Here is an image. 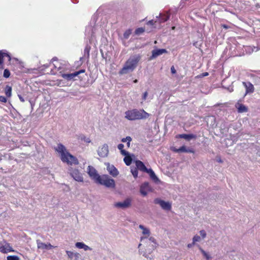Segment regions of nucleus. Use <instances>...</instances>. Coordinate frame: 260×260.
<instances>
[{"label": "nucleus", "mask_w": 260, "mask_h": 260, "mask_svg": "<svg viewBox=\"0 0 260 260\" xmlns=\"http://www.w3.org/2000/svg\"><path fill=\"white\" fill-rule=\"evenodd\" d=\"M141 59L140 54L132 55L126 61L123 68L119 71V75L126 74L132 72L137 67Z\"/></svg>", "instance_id": "nucleus-1"}, {"label": "nucleus", "mask_w": 260, "mask_h": 260, "mask_svg": "<svg viewBox=\"0 0 260 260\" xmlns=\"http://www.w3.org/2000/svg\"><path fill=\"white\" fill-rule=\"evenodd\" d=\"M55 150L60 154L61 159L63 162L70 165L79 164L77 158L68 152L63 145L59 144L55 148Z\"/></svg>", "instance_id": "nucleus-2"}, {"label": "nucleus", "mask_w": 260, "mask_h": 260, "mask_svg": "<svg viewBox=\"0 0 260 260\" xmlns=\"http://www.w3.org/2000/svg\"><path fill=\"white\" fill-rule=\"evenodd\" d=\"M149 116V114L143 109L138 110L136 109L128 110L125 112V117L129 120H135L142 119H146Z\"/></svg>", "instance_id": "nucleus-3"}, {"label": "nucleus", "mask_w": 260, "mask_h": 260, "mask_svg": "<svg viewBox=\"0 0 260 260\" xmlns=\"http://www.w3.org/2000/svg\"><path fill=\"white\" fill-rule=\"evenodd\" d=\"M99 179L96 182L101 185H105L107 187L113 188L115 187V183L114 179H111L108 175H103L98 177Z\"/></svg>", "instance_id": "nucleus-4"}, {"label": "nucleus", "mask_w": 260, "mask_h": 260, "mask_svg": "<svg viewBox=\"0 0 260 260\" xmlns=\"http://www.w3.org/2000/svg\"><path fill=\"white\" fill-rule=\"evenodd\" d=\"M0 252L3 253H7L10 252H14L10 243L4 240L0 242Z\"/></svg>", "instance_id": "nucleus-5"}, {"label": "nucleus", "mask_w": 260, "mask_h": 260, "mask_svg": "<svg viewBox=\"0 0 260 260\" xmlns=\"http://www.w3.org/2000/svg\"><path fill=\"white\" fill-rule=\"evenodd\" d=\"M70 175L74 179L78 182H83V177L82 174L77 169H71L70 170Z\"/></svg>", "instance_id": "nucleus-6"}, {"label": "nucleus", "mask_w": 260, "mask_h": 260, "mask_svg": "<svg viewBox=\"0 0 260 260\" xmlns=\"http://www.w3.org/2000/svg\"><path fill=\"white\" fill-rule=\"evenodd\" d=\"M132 199L131 198L126 199L122 202H117L114 204L115 207L121 209H125L131 206Z\"/></svg>", "instance_id": "nucleus-7"}, {"label": "nucleus", "mask_w": 260, "mask_h": 260, "mask_svg": "<svg viewBox=\"0 0 260 260\" xmlns=\"http://www.w3.org/2000/svg\"><path fill=\"white\" fill-rule=\"evenodd\" d=\"M98 154L102 157H105L108 156L109 153L108 146L107 144H104L100 147L98 150Z\"/></svg>", "instance_id": "nucleus-8"}, {"label": "nucleus", "mask_w": 260, "mask_h": 260, "mask_svg": "<svg viewBox=\"0 0 260 260\" xmlns=\"http://www.w3.org/2000/svg\"><path fill=\"white\" fill-rule=\"evenodd\" d=\"M88 174L89 176L95 181L96 182L100 177V175L97 173L96 170L91 166H88Z\"/></svg>", "instance_id": "nucleus-9"}, {"label": "nucleus", "mask_w": 260, "mask_h": 260, "mask_svg": "<svg viewBox=\"0 0 260 260\" xmlns=\"http://www.w3.org/2000/svg\"><path fill=\"white\" fill-rule=\"evenodd\" d=\"M154 203L159 204L161 207L166 210H170L171 209V205L169 202H166L159 199L154 200Z\"/></svg>", "instance_id": "nucleus-10"}, {"label": "nucleus", "mask_w": 260, "mask_h": 260, "mask_svg": "<svg viewBox=\"0 0 260 260\" xmlns=\"http://www.w3.org/2000/svg\"><path fill=\"white\" fill-rule=\"evenodd\" d=\"M170 149L176 153H180V152H188V153H194V151L191 148H187L185 146H182L179 148L177 149L175 147H171Z\"/></svg>", "instance_id": "nucleus-11"}, {"label": "nucleus", "mask_w": 260, "mask_h": 260, "mask_svg": "<svg viewBox=\"0 0 260 260\" xmlns=\"http://www.w3.org/2000/svg\"><path fill=\"white\" fill-rule=\"evenodd\" d=\"M242 84L246 88L245 95L248 93H253L254 91L253 85L250 82H243Z\"/></svg>", "instance_id": "nucleus-12"}, {"label": "nucleus", "mask_w": 260, "mask_h": 260, "mask_svg": "<svg viewBox=\"0 0 260 260\" xmlns=\"http://www.w3.org/2000/svg\"><path fill=\"white\" fill-rule=\"evenodd\" d=\"M167 52V51L165 49H158L153 50L152 51V55L150 57V59L155 58L158 56Z\"/></svg>", "instance_id": "nucleus-13"}, {"label": "nucleus", "mask_w": 260, "mask_h": 260, "mask_svg": "<svg viewBox=\"0 0 260 260\" xmlns=\"http://www.w3.org/2000/svg\"><path fill=\"white\" fill-rule=\"evenodd\" d=\"M149 183L148 182H144L140 186V193L143 196H146L147 194V191L149 190Z\"/></svg>", "instance_id": "nucleus-14"}, {"label": "nucleus", "mask_w": 260, "mask_h": 260, "mask_svg": "<svg viewBox=\"0 0 260 260\" xmlns=\"http://www.w3.org/2000/svg\"><path fill=\"white\" fill-rule=\"evenodd\" d=\"M7 57L8 61H10L11 60V57L8 52L5 50H0V64L2 63V61L4 60V58Z\"/></svg>", "instance_id": "nucleus-15"}, {"label": "nucleus", "mask_w": 260, "mask_h": 260, "mask_svg": "<svg viewBox=\"0 0 260 260\" xmlns=\"http://www.w3.org/2000/svg\"><path fill=\"white\" fill-rule=\"evenodd\" d=\"M136 166L137 167V168L140 170V171H142L144 172L148 171V169L146 167L144 163L141 160H136Z\"/></svg>", "instance_id": "nucleus-16"}, {"label": "nucleus", "mask_w": 260, "mask_h": 260, "mask_svg": "<svg viewBox=\"0 0 260 260\" xmlns=\"http://www.w3.org/2000/svg\"><path fill=\"white\" fill-rule=\"evenodd\" d=\"M196 137L192 134H181L176 136V138H183L187 141H189L192 139L195 138Z\"/></svg>", "instance_id": "nucleus-17"}, {"label": "nucleus", "mask_w": 260, "mask_h": 260, "mask_svg": "<svg viewBox=\"0 0 260 260\" xmlns=\"http://www.w3.org/2000/svg\"><path fill=\"white\" fill-rule=\"evenodd\" d=\"M54 247L50 243H44L43 242L38 243V248L42 249H48Z\"/></svg>", "instance_id": "nucleus-18"}, {"label": "nucleus", "mask_w": 260, "mask_h": 260, "mask_svg": "<svg viewBox=\"0 0 260 260\" xmlns=\"http://www.w3.org/2000/svg\"><path fill=\"white\" fill-rule=\"evenodd\" d=\"M139 228L143 230L142 234L145 236L144 237H141V240H142L143 238H146L149 236L150 232L149 229L145 228L143 225L140 224Z\"/></svg>", "instance_id": "nucleus-19"}, {"label": "nucleus", "mask_w": 260, "mask_h": 260, "mask_svg": "<svg viewBox=\"0 0 260 260\" xmlns=\"http://www.w3.org/2000/svg\"><path fill=\"white\" fill-rule=\"evenodd\" d=\"M239 113L246 112L248 111L247 108L242 104L238 103L236 106Z\"/></svg>", "instance_id": "nucleus-20"}, {"label": "nucleus", "mask_w": 260, "mask_h": 260, "mask_svg": "<svg viewBox=\"0 0 260 260\" xmlns=\"http://www.w3.org/2000/svg\"><path fill=\"white\" fill-rule=\"evenodd\" d=\"M75 245L77 248L80 249H84V250L85 251L91 249L89 246L82 242H77Z\"/></svg>", "instance_id": "nucleus-21"}, {"label": "nucleus", "mask_w": 260, "mask_h": 260, "mask_svg": "<svg viewBox=\"0 0 260 260\" xmlns=\"http://www.w3.org/2000/svg\"><path fill=\"white\" fill-rule=\"evenodd\" d=\"M76 76H77V75H76V74L75 72L74 73H73L63 74L62 75V77L64 79L68 80H70L73 79L74 78H75Z\"/></svg>", "instance_id": "nucleus-22"}, {"label": "nucleus", "mask_w": 260, "mask_h": 260, "mask_svg": "<svg viewBox=\"0 0 260 260\" xmlns=\"http://www.w3.org/2000/svg\"><path fill=\"white\" fill-rule=\"evenodd\" d=\"M5 93L7 98H10L12 95V87L7 85L5 88Z\"/></svg>", "instance_id": "nucleus-23"}, {"label": "nucleus", "mask_w": 260, "mask_h": 260, "mask_svg": "<svg viewBox=\"0 0 260 260\" xmlns=\"http://www.w3.org/2000/svg\"><path fill=\"white\" fill-rule=\"evenodd\" d=\"M146 172L149 174L150 178L154 181L156 182L158 180V178L152 169H148V171H146Z\"/></svg>", "instance_id": "nucleus-24"}, {"label": "nucleus", "mask_w": 260, "mask_h": 260, "mask_svg": "<svg viewBox=\"0 0 260 260\" xmlns=\"http://www.w3.org/2000/svg\"><path fill=\"white\" fill-rule=\"evenodd\" d=\"M125 156L123 160L126 166H129L132 162V158L131 156L129 155L128 152H127V155H123Z\"/></svg>", "instance_id": "nucleus-25"}, {"label": "nucleus", "mask_w": 260, "mask_h": 260, "mask_svg": "<svg viewBox=\"0 0 260 260\" xmlns=\"http://www.w3.org/2000/svg\"><path fill=\"white\" fill-rule=\"evenodd\" d=\"M169 15L167 14H160L159 15V22L162 23L167 21L169 19Z\"/></svg>", "instance_id": "nucleus-26"}, {"label": "nucleus", "mask_w": 260, "mask_h": 260, "mask_svg": "<svg viewBox=\"0 0 260 260\" xmlns=\"http://www.w3.org/2000/svg\"><path fill=\"white\" fill-rule=\"evenodd\" d=\"M132 138L131 137L129 136H127L126 137V138H123L121 140V141L122 142H127L126 143V147L127 148H129L130 147V145H131V142L132 141Z\"/></svg>", "instance_id": "nucleus-27"}, {"label": "nucleus", "mask_w": 260, "mask_h": 260, "mask_svg": "<svg viewBox=\"0 0 260 260\" xmlns=\"http://www.w3.org/2000/svg\"><path fill=\"white\" fill-rule=\"evenodd\" d=\"M91 47L89 45H87L84 50V55L86 56L87 58L89 57V52Z\"/></svg>", "instance_id": "nucleus-28"}, {"label": "nucleus", "mask_w": 260, "mask_h": 260, "mask_svg": "<svg viewBox=\"0 0 260 260\" xmlns=\"http://www.w3.org/2000/svg\"><path fill=\"white\" fill-rule=\"evenodd\" d=\"M117 147H118V149H119L120 150V152L122 155H127V154L128 152H127L124 149H123L124 145L123 144H118Z\"/></svg>", "instance_id": "nucleus-29"}, {"label": "nucleus", "mask_w": 260, "mask_h": 260, "mask_svg": "<svg viewBox=\"0 0 260 260\" xmlns=\"http://www.w3.org/2000/svg\"><path fill=\"white\" fill-rule=\"evenodd\" d=\"M109 173L113 177H116L118 174V170L113 166L112 167L111 170L109 171Z\"/></svg>", "instance_id": "nucleus-30"}, {"label": "nucleus", "mask_w": 260, "mask_h": 260, "mask_svg": "<svg viewBox=\"0 0 260 260\" xmlns=\"http://www.w3.org/2000/svg\"><path fill=\"white\" fill-rule=\"evenodd\" d=\"M52 60L53 61H56V63L55 64H53V66L54 67V68L56 69H57V71L59 70L61 68V65H60V63L59 62V61H58V60L56 58H52Z\"/></svg>", "instance_id": "nucleus-31"}, {"label": "nucleus", "mask_w": 260, "mask_h": 260, "mask_svg": "<svg viewBox=\"0 0 260 260\" xmlns=\"http://www.w3.org/2000/svg\"><path fill=\"white\" fill-rule=\"evenodd\" d=\"M131 172L135 178H137L138 177V171L137 168L131 169Z\"/></svg>", "instance_id": "nucleus-32"}, {"label": "nucleus", "mask_w": 260, "mask_h": 260, "mask_svg": "<svg viewBox=\"0 0 260 260\" xmlns=\"http://www.w3.org/2000/svg\"><path fill=\"white\" fill-rule=\"evenodd\" d=\"M144 31H145L144 28L139 27L135 30V34L139 35L142 34Z\"/></svg>", "instance_id": "nucleus-33"}, {"label": "nucleus", "mask_w": 260, "mask_h": 260, "mask_svg": "<svg viewBox=\"0 0 260 260\" xmlns=\"http://www.w3.org/2000/svg\"><path fill=\"white\" fill-rule=\"evenodd\" d=\"M131 34H132V30L130 29H128L124 32V33L123 34V37L125 39H128Z\"/></svg>", "instance_id": "nucleus-34"}, {"label": "nucleus", "mask_w": 260, "mask_h": 260, "mask_svg": "<svg viewBox=\"0 0 260 260\" xmlns=\"http://www.w3.org/2000/svg\"><path fill=\"white\" fill-rule=\"evenodd\" d=\"M7 260H20V258L17 255H9L7 257Z\"/></svg>", "instance_id": "nucleus-35"}, {"label": "nucleus", "mask_w": 260, "mask_h": 260, "mask_svg": "<svg viewBox=\"0 0 260 260\" xmlns=\"http://www.w3.org/2000/svg\"><path fill=\"white\" fill-rule=\"evenodd\" d=\"M200 250L202 252V253H203V254L204 255V256L206 258V259L207 260H209L211 258V257L209 256V254H208L205 251H204L203 249H202L201 248H200Z\"/></svg>", "instance_id": "nucleus-36"}, {"label": "nucleus", "mask_w": 260, "mask_h": 260, "mask_svg": "<svg viewBox=\"0 0 260 260\" xmlns=\"http://www.w3.org/2000/svg\"><path fill=\"white\" fill-rule=\"evenodd\" d=\"M10 76V72L9 70L5 69L4 72V77L5 78H8Z\"/></svg>", "instance_id": "nucleus-37"}, {"label": "nucleus", "mask_w": 260, "mask_h": 260, "mask_svg": "<svg viewBox=\"0 0 260 260\" xmlns=\"http://www.w3.org/2000/svg\"><path fill=\"white\" fill-rule=\"evenodd\" d=\"M201 240V237L198 235H195L193 238V242L196 243V242H199Z\"/></svg>", "instance_id": "nucleus-38"}, {"label": "nucleus", "mask_w": 260, "mask_h": 260, "mask_svg": "<svg viewBox=\"0 0 260 260\" xmlns=\"http://www.w3.org/2000/svg\"><path fill=\"white\" fill-rule=\"evenodd\" d=\"M66 253L67 254L68 257L70 258H71V259L73 258V255H74V252H73L71 251L67 250L66 251Z\"/></svg>", "instance_id": "nucleus-39"}, {"label": "nucleus", "mask_w": 260, "mask_h": 260, "mask_svg": "<svg viewBox=\"0 0 260 260\" xmlns=\"http://www.w3.org/2000/svg\"><path fill=\"white\" fill-rule=\"evenodd\" d=\"M0 102L2 103H6L7 102V99L4 96L0 95Z\"/></svg>", "instance_id": "nucleus-40"}, {"label": "nucleus", "mask_w": 260, "mask_h": 260, "mask_svg": "<svg viewBox=\"0 0 260 260\" xmlns=\"http://www.w3.org/2000/svg\"><path fill=\"white\" fill-rule=\"evenodd\" d=\"M200 233L202 237V238H205L206 236V232L204 230H201L200 232Z\"/></svg>", "instance_id": "nucleus-41"}, {"label": "nucleus", "mask_w": 260, "mask_h": 260, "mask_svg": "<svg viewBox=\"0 0 260 260\" xmlns=\"http://www.w3.org/2000/svg\"><path fill=\"white\" fill-rule=\"evenodd\" d=\"M85 72V70H84V69H82V70H79L78 71L75 72L77 76L78 75H79V74H80L81 73H84Z\"/></svg>", "instance_id": "nucleus-42"}, {"label": "nucleus", "mask_w": 260, "mask_h": 260, "mask_svg": "<svg viewBox=\"0 0 260 260\" xmlns=\"http://www.w3.org/2000/svg\"><path fill=\"white\" fill-rule=\"evenodd\" d=\"M147 96H148V92H147V91H145V92L143 93V96H142V100H143V101L146 100V99H147Z\"/></svg>", "instance_id": "nucleus-43"}, {"label": "nucleus", "mask_w": 260, "mask_h": 260, "mask_svg": "<svg viewBox=\"0 0 260 260\" xmlns=\"http://www.w3.org/2000/svg\"><path fill=\"white\" fill-rule=\"evenodd\" d=\"M171 72L172 74H174L176 73V71L174 66H172L171 68Z\"/></svg>", "instance_id": "nucleus-44"}, {"label": "nucleus", "mask_w": 260, "mask_h": 260, "mask_svg": "<svg viewBox=\"0 0 260 260\" xmlns=\"http://www.w3.org/2000/svg\"><path fill=\"white\" fill-rule=\"evenodd\" d=\"M221 26L225 29H228L230 28L231 27L229 25H227L226 24H221Z\"/></svg>", "instance_id": "nucleus-45"}, {"label": "nucleus", "mask_w": 260, "mask_h": 260, "mask_svg": "<svg viewBox=\"0 0 260 260\" xmlns=\"http://www.w3.org/2000/svg\"><path fill=\"white\" fill-rule=\"evenodd\" d=\"M194 244H195V243H194L193 242H192V243H189V244H188L187 245V247H188V248H191V247H192L193 246V245H194Z\"/></svg>", "instance_id": "nucleus-46"}, {"label": "nucleus", "mask_w": 260, "mask_h": 260, "mask_svg": "<svg viewBox=\"0 0 260 260\" xmlns=\"http://www.w3.org/2000/svg\"><path fill=\"white\" fill-rule=\"evenodd\" d=\"M79 255H80V254H79V253H77V252H75V253H74V255H73V257L74 256V257H76V258H78V257H79Z\"/></svg>", "instance_id": "nucleus-47"}, {"label": "nucleus", "mask_w": 260, "mask_h": 260, "mask_svg": "<svg viewBox=\"0 0 260 260\" xmlns=\"http://www.w3.org/2000/svg\"><path fill=\"white\" fill-rule=\"evenodd\" d=\"M4 60L2 61V63L0 64V69H3L4 68Z\"/></svg>", "instance_id": "nucleus-48"}, {"label": "nucleus", "mask_w": 260, "mask_h": 260, "mask_svg": "<svg viewBox=\"0 0 260 260\" xmlns=\"http://www.w3.org/2000/svg\"><path fill=\"white\" fill-rule=\"evenodd\" d=\"M84 141L86 142V143L90 142V140H89V138H87V139L84 138Z\"/></svg>", "instance_id": "nucleus-49"}, {"label": "nucleus", "mask_w": 260, "mask_h": 260, "mask_svg": "<svg viewBox=\"0 0 260 260\" xmlns=\"http://www.w3.org/2000/svg\"><path fill=\"white\" fill-rule=\"evenodd\" d=\"M134 83H137V82H138V80H137V79H135V80L134 81Z\"/></svg>", "instance_id": "nucleus-50"}, {"label": "nucleus", "mask_w": 260, "mask_h": 260, "mask_svg": "<svg viewBox=\"0 0 260 260\" xmlns=\"http://www.w3.org/2000/svg\"><path fill=\"white\" fill-rule=\"evenodd\" d=\"M208 75V73L207 72H206L204 73V76H207Z\"/></svg>", "instance_id": "nucleus-51"}, {"label": "nucleus", "mask_w": 260, "mask_h": 260, "mask_svg": "<svg viewBox=\"0 0 260 260\" xmlns=\"http://www.w3.org/2000/svg\"><path fill=\"white\" fill-rule=\"evenodd\" d=\"M152 22H153V20H151V21H149V23L150 24H152Z\"/></svg>", "instance_id": "nucleus-52"}, {"label": "nucleus", "mask_w": 260, "mask_h": 260, "mask_svg": "<svg viewBox=\"0 0 260 260\" xmlns=\"http://www.w3.org/2000/svg\"><path fill=\"white\" fill-rule=\"evenodd\" d=\"M150 239L151 240H153V238H150Z\"/></svg>", "instance_id": "nucleus-53"}, {"label": "nucleus", "mask_w": 260, "mask_h": 260, "mask_svg": "<svg viewBox=\"0 0 260 260\" xmlns=\"http://www.w3.org/2000/svg\"><path fill=\"white\" fill-rule=\"evenodd\" d=\"M150 239L151 240H153V238H150Z\"/></svg>", "instance_id": "nucleus-54"}]
</instances>
